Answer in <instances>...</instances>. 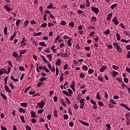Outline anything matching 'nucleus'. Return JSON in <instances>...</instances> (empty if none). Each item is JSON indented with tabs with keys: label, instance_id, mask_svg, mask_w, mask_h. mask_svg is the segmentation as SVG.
I'll use <instances>...</instances> for the list:
<instances>
[{
	"label": "nucleus",
	"instance_id": "1",
	"mask_svg": "<svg viewBox=\"0 0 130 130\" xmlns=\"http://www.w3.org/2000/svg\"><path fill=\"white\" fill-rule=\"evenodd\" d=\"M113 45L116 47L117 51H118V52L121 51V48H120V46H119V45L117 43H114Z\"/></svg>",
	"mask_w": 130,
	"mask_h": 130
},
{
	"label": "nucleus",
	"instance_id": "2",
	"mask_svg": "<svg viewBox=\"0 0 130 130\" xmlns=\"http://www.w3.org/2000/svg\"><path fill=\"white\" fill-rule=\"evenodd\" d=\"M37 105L41 109H43L44 105H45V103L43 101H41L40 102L38 103Z\"/></svg>",
	"mask_w": 130,
	"mask_h": 130
},
{
	"label": "nucleus",
	"instance_id": "3",
	"mask_svg": "<svg viewBox=\"0 0 130 130\" xmlns=\"http://www.w3.org/2000/svg\"><path fill=\"white\" fill-rule=\"evenodd\" d=\"M26 42H27V40L25 39V37H23L22 40L20 42L21 46H25V45H26Z\"/></svg>",
	"mask_w": 130,
	"mask_h": 130
},
{
	"label": "nucleus",
	"instance_id": "4",
	"mask_svg": "<svg viewBox=\"0 0 130 130\" xmlns=\"http://www.w3.org/2000/svg\"><path fill=\"white\" fill-rule=\"evenodd\" d=\"M4 8L5 9L7 12H8V13H10V12H12V11H13V9L12 8H9V6H8V5H4Z\"/></svg>",
	"mask_w": 130,
	"mask_h": 130
},
{
	"label": "nucleus",
	"instance_id": "5",
	"mask_svg": "<svg viewBox=\"0 0 130 130\" xmlns=\"http://www.w3.org/2000/svg\"><path fill=\"white\" fill-rule=\"evenodd\" d=\"M91 10L92 12H94L95 14H98V13H99V9L96 7H92Z\"/></svg>",
	"mask_w": 130,
	"mask_h": 130
},
{
	"label": "nucleus",
	"instance_id": "6",
	"mask_svg": "<svg viewBox=\"0 0 130 130\" xmlns=\"http://www.w3.org/2000/svg\"><path fill=\"white\" fill-rule=\"evenodd\" d=\"M117 19V17H115L113 19H112V22L115 24V25H118L119 22L116 19Z\"/></svg>",
	"mask_w": 130,
	"mask_h": 130
},
{
	"label": "nucleus",
	"instance_id": "7",
	"mask_svg": "<svg viewBox=\"0 0 130 130\" xmlns=\"http://www.w3.org/2000/svg\"><path fill=\"white\" fill-rule=\"evenodd\" d=\"M4 88L5 90H6L7 92H8V93H10L11 92V90H10V88L9 87V86H7L6 83L5 84Z\"/></svg>",
	"mask_w": 130,
	"mask_h": 130
},
{
	"label": "nucleus",
	"instance_id": "8",
	"mask_svg": "<svg viewBox=\"0 0 130 130\" xmlns=\"http://www.w3.org/2000/svg\"><path fill=\"white\" fill-rule=\"evenodd\" d=\"M41 56L43 59V61H44L45 62V63H49V62H48V60H47V59H46V58H45V57L44 56L41 55Z\"/></svg>",
	"mask_w": 130,
	"mask_h": 130
},
{
	"label": "nucleus",
	"instance_id": "9",
	"mask_svg": "<svg viewBox=\"0 0 130 130\" xmlns=\"http://www.w3.org/2000/svg\"><path fill=\"white\" fill-rule=\"evenodd\" d=\"M56 66H60L61 64V61L60 59H58L57 60V61L55 62Z\"/></svg>",
	"mask_w": 130,
	"mask_h": 130
},
{
	"label": "nucleus",
	"instance_id": "10",
	"mask_svg": "<svg viewBox=\"0 0 130 130\" xmlns=\"http://www.w3.org/2000/svg\"><path fill=\"white\" fill-rule=\"evenodd\" d=\"M16 32H15L13 34V35L11 36L10 38L9 39V40H10V41H13V40H14V38L16 37Z\"/></svg>",
	"mask_w": 130,
	"mask_h": 130
},
{
	"label": "nucleus",
	"instance_id": "11",
	"mask_svg": "<svg viewBox=\"0 0 130 130\" xmlns=\"http://www.w3.org/2000/svg\"><path fill=\"white\" fill-rule=\"evenodd\" d=\"M105 70H106V66H104L102 67L101 68L100 72L101 73H103V72H104L105 71Z\"/></svg>",
	"mask_w": 130,
	"mask_h": 130
},
{
	"label": "nucleus",
	"instance_id": "12",
	"mask_svg": "<svg viewBox=\"0 0 130 130\" xmlns=\"http://www.w3.org/2000/svg\"><path fill=\"white\" fill-rule=\"evenodd\" d=\"M31 117L35 118L36 117V113L33 111H31Z\"/></svg>",
	"mask_w": 130,
	"mask_h": 130
},
{
	"label": "nucleus",
	"instance_id": "13",
	"mask_svg": "<svg viewBox=\"0 0 130 130\" xmlns=\"http://www.w3.org/2000/svg\"><path fill=\"white\" fill-rule=\"evenodd\" d=\"M67 44L69 47L72 46V38H70V40L68 41Z\"/></svg>",
	"mask_w": 130,
	"mask_h": 130
},
{
	"label": "nucleus",
	"instance_id": "14",
	"mask_svg": "<svg viewBox=\"0 0 130 130\" xmlns=\"http://www.w3.org/2000/svg\"><path fill=\"white\" fill-rule=\"evenodd\" d=\"M104 33L105 35H109L110 34V29H107L106 31H104Z\"/></svg>",
	"mask_w": 130,
	"mask_h": 130
},
{
	"label": "nucleus",
	"instance_id": "15",
	"mask_svg": "<svg viewBox=\"0 0 130 130\" xmlns=\"http://www.w3.org/2000/svg\"><path fill=\"white\" fill-rule=\"evenodd\" d=\"M80 122L83 125H85V126H89V123L87 122H85L83 121H80Z\"/></svg>",
	"mask_w": 130,
	"mask_h": 130
},
{
	"label": "nucleus",
	"instance_id": "16",
	"mask_svg": "<svg viewBox=\"0 0 130 130\" xmlns=\"http://www.w3.org/2000/svg\"><path fill=\"white\" fill-rule=\"evenodd\" d=\"M70 87H71V89H72V90L73 91H75V81H73L72 82V85H71Z\"/></svg>",
	"mask_w": 130,
	"mask_h": 130
},
{
	"label": "nucleus",
	"instance_id": "17",
	"mask_svg": "<svg viewBox=\"0 0 130 130\" xmlns=\"http://www.w3.org/2000/svg\"><path fill=\"white\" fill-rule=\"evenodd\" d=\"M12 55H13V56H14V57H15V58L18 57V56H19V55L18 54V53H17L16 52H14L12 53Z\"/></svg>",
	"mask_w": 130,
	"mask_h": 130
},
{
	"label": "nucleus",
	"instance_id": "18",
	"mask_svg": "<svg viewBox=\"0 0 130 130\" xmlns=\"http://www.w3.org/2000/svg\"><path fill=\"white\" fill-rule=\"evenodd\" d=\"M61 57H68L69 55H68V54L67 53H60Z\"/></svg>",
	"mask_w": 130,
	"mask_h": 130
},
{
	"label": "nucleus",
	"instance_id": "19",
	"mask_svg": "<svg viewBox=\"0 0 130 130\" xmlns=\"http://www.w3.org/2000/svg\"><path fill=\"white\" fill-rule=\"evenodd\" d=\"M85 101H86V100H85V99H80L79 101V103H80V104H84V103Z\"/></svg>",
	"mask_w": 130,
	"mask_h": 130
},
{
	"label": "nucleus",
	"instance_id": "20",
	"mask_svg": "<svg viewBox=\"0 0 130 130\" xmlns=\"http://www.w3.org/2000/svg\"><path fill=\"white\" fill-rule=\"evenodd\" d=\"M90 103H91L92 104H93V105H94V106H96L97 105V104L96 103V102L94 101L93 100H90Z\"/></svg>",
	"mask_w": 130,
	"mask_h": 130
},
{
	"label": "nucleus",
	"instance_id": "21",
	"mask_svg": "<svg viewBox=\"0 0 130 130\" xmlns=\"http://www.w3.org/2000/svg\"><path fill=\"white\" fill-rule=\"evenodd\" d=\"M53 8V4L49 3V6H47V9H52Z\"/></svg>",
	"mask_w": 130,
	"mask_h": 130
},
{
	"label": "nucleus",
	"instance_id": "22",
	"mask_svg": "<svg viewBox=\"0 0 130 130\" xmlns=\"http://www.w3.org/2000/svg\"><path fill=\"white\" fill-rule=\"evenodd\" d=\"M20 106H21L22 107H27V104L26 103H22L20 104Z\"/></svg>",
	"mask_w": 130,
	"mask_h": 130
},
{
	"label": "nucleus",
	"instance_id": "23",
	"mask_svg": "<svg viewBox=\"0 0 130 130\" xmlns=\"http://www.w3.org/2000/svg\"><path fill=\"white\" fill-rule=\"evenodd\" d=\"M91 19L92 22H96L97 21V18L95 16H92Z\"/></svg>",
	"mask_w": 130,
	"mask_h": 130
},
{
	"label": "nucleus",
	"instance_id": "24",
	"mask_svg": "<svg viewBox=\"0 0 130 130\" xmlns=\"http://www.w3.org/2000/svg\"><path fill=\"white\" fill-rule=\"evenodd\" d=\"M69 26H70V27H72V28H74V27L75 26V23H74V22H70Z\"/></svg>",
	"mask_w": 130,
	"mask_h": 130
},
{
	"label": "nucleus",
	"instance_id": "25",
	"mask_svg": "<svg viewBox=\"0 0 130 130\" xmlns=\"http://www.w3.org/2000/svg\"><path fill=\"white\" fill-rule=\"evenodd\" d=\"M20 23H21V19H17L16 22V25L17 27L19 26V24H20Z\"/></svg>",
	"mask_w": 130,
	"mask_h": 130
},
{
	"label": "nucleus",
	"instance_id": "26",
	"mask_svg": "<svg viewBox=\"0 0 130 130\" xmlns=\"http://www.w3.org/2000/svg\"><path fill=\"white\" fill-rule=\"evenodd\" d=\"M110 103H111L112 104H114V105H116V103H115V102H114V100H113V99H111L110 100Z\"/></svg>",
	"mask_w": 130,
	"mask_h": 130
},
{
	"label": "nucleus",
	"instance_id": "27",
	"mask_svg": "<svg viewBox=\"0 0 130 130\" xmlns=\"http://www.w3.org/2000/svg\"><path fill=\"white\" fill-rule=\"evenodd\" d=\"M112 68L113 69V70H115V71H117V70H118L119 69V68H118V67H117L115 65H113Z\"/></svg>",
	"mask_w": 130,
	"mask_h": 130
},
{
	"label": "nucleus",
	"instance_id": "28",
	"mask_svg": "<svg viewBox=\"0 0 130 130\" xmlns=\"http://www.w3.org/2000/svg\"><path fill=\"white\" fill-rule=\"evenodd\" d=\"M74 109L75 110H78L79 109V106L77 104L74 105Z\"/></svg>",
	"mask_w": 130,
	"mask_h": 130
},
{
	"label": "nucleus",
	"instance_id": "29",
	"mask_svg": "<svg viewBox=\"0 0 130 130\" xmlns=\"http://www.w3.org/2000/svg\"><path fill=\"white\" fill-rule=\"evenodd\" d=\"M116 36L117 37V40L119 41L120 40V35H119V34H116Z\"/></svg>",
	"mask_w": 130,
	"mask_h": 130
},
{
	"label": "nucleus",
	"instance_id": "30",
	"mask_svg": "<svg viewBox=\"0 0 130 130\" xmlns=\"http://www.w3.org/2000/svg\"><path fill=\"white\" fill-rule=\"evenodd\" d=\"M83 71H88V67L87 66H84L82 67Z\"/></svg>",
	"mask_w": 130,
	"mask_h": 130
},
{
	"label": "nucleus",
	"instance_id": "31",
	"mask_svg": "<svg viewBox=\"0 0 130 130\" xmlns=\"http://www.w3.org/2000/svg\"><path fill=\"white\" fill-rule=\"evenodd\" d=\"M60 38V36H57L55 39V43H56L57 42V40H59Z\"/></svg>",
	"mask_w": 130,
	"mask_h": 130
},
{
	"label": "nucleus",
	"instance_id": "32",
	"mask_svg": "<svg viewBox=\"0 0 130 130\" xmlns=\"http://www.w3.org/2000/svg\"><path fill=\"white\" fill-rule=\"evenodd\" d=\"M19 112H20L21 113H22V112H23V113H25L26 111L25 110H24V109L22 108H20L19 109Z\"/></svg>",
	"mask_w": 130,
	"mask_h": 130
},
{
	"label": "nucleus",
	"instance_id": "33",
	"mask_svg": "<svg viewBox=\"0 0 130 130\" xmlns=\"http://www.w3.org/2000/svg\"><path fill=\"white\" fill-rule=\"evenodd\" d=\"M46 26H47V23H44L41 25V27L42 28H46Z\"/></svg>",
	"mask_w": 130,
	"mask_h": 130
},
{
	"label": "nucleus",
	"instance_id": "34",
	"mask_svg": "<svg viewBox=\"0 0 130 130\" xmlns=\"http://www.w3.org/2000/svg\"><path fill=\"white\" fill-rule=\"evenodd\" d=\"M115 7H117V4H114L111 6V9H113L115 8Z\"/></svg>",
	"mask_w": 130,
	"mask_h": 130
},
{
	"label": "nucleus",
	"instance_id": "35",
	"mask_svg": "<svg viewBox=\"0 0 130 130\" xmlns=\"http://www.w3.org/2000/svg\"><path fill=\"white\" fill-rule=\"evenodd\" d=\"M8 32V27L7 26H6L4 28V34L5 35H7V33Z\"/></svg>",
	"mask_w": 130,
	"mask_h": 130
},
{
	"label": "nucleus",
	"instance_id": "36",
	"mask_svg": "<svg viewBox=\"0 0 130 130\" xmlns=\"http://www.w3.org/2000/svg\"><path fill=\"white\" fill-rule=\"evenodd\" d=\"M53 114L55 117H57V111L54 110L53 112Z\"/></svg>",
	"mask_w": 130,
	"mask_h": 130
},
{
	"label": "nucleus",
	"instance_id": "37",
	"mask_svg": "<svg viewBox=\"0 0 130 130\" xmlns=\"http://www.w3.org/2000/svg\"><path fill=\"white\" fill-rule=\"evenodd\" d=\"M88 73L89 74H92L94 73V70L92 69H89L88 70Z\"/></svg>",
	"mask_w": 130,
	"mask_h": 130
},
{
	"label": "nucleus",
	"instance_id": "38",
	"mask_svg": "<svg viewBox=\"0 0 130 130\" xmlns=\"http://www.w3.org/2000/svg\"><path fill=\"white\" fill-rule=\"evenodd\" d=\"M117 75H118V72H116V71H114L113 72V77H116V76H117Z\"/></svg>",
	"mask_w": 130,
	"mask_h": 130
},
{
	"label": "nucleus",
	"instance_id": "39",
	"mask_svg": "<svg viewBox=\"0 0 130 130\" xmlns=\"http://www.w3.org/2000/svg\"><path fill=\"white\" fill-rule=\"evenodd\" d=\"M55 48V46H52L51 48V50H53V52H55L56 51V49H54Z\"/></svg>",
	"mask_w": 130,
	"mask_h": 130
},
{
	"label": "nucleus",
	"instance_id": "40",
	"mask_svg": "<svg viewBox=\"0 0 130 130\" xmlns=\"http://www.w3.org/2000/svg\"><path fill=\"white\" fill-rule=\"evenodd\" d=\"M39 44L40 45H41V46H44V47L46 46V45L45 44V43H44V42H40L39 43Z\"/></svg>",
	"mask_w": 130,
	"mask_h": 130
},
{
	"label": "nucleus",
	"instance_id": "41",
	"mask_svg": "<svg viewBox=\"0 0 130 130\" xmlns=\"http://www.w3.org/2000/svg\"><path fill=\"white\" fill-rule=\"evenodd\" d=\"M96 99L98 100H101V97H100V95L99 92H98L96 94Z\"/></svg>",
	"mask_w": 130,
	"mask_h": 130
},
{
	"label": "nucleus",
	"instance_id": "42",
	"mask_svg": "<svg viewBox=\"0 0 130 130\" xmlns=\"http://www.w3.org/2000/svg\"><path fill=\"white\" fill-rule=\"evenodd\" d=\"M46 80V78L42 77L39 79V81L40 82H44V81H45Z\"/></svg>",
	"mask_w": 130,
	"mask_h": 130
},
{
	"label": "nucleus",
	"instance_id": "43",
	"mask_svg": "<svg viewBox=\"0 0 130 130\" xmlns=\"http://www.w3.org/2000/svg\"><path fill=\"white\" fill-rule=\"evenodd\" d=\"M30 90V86H28L25 88L24 93H27Z\"/></svg>",
	"mask_w": 130,
	"mask_h": 130
},
{
	"label": "nucleus",
	"instance_id": "44",
	"mask_svg": "<svg viewBox=\"0 0 130 130\" xmlns=\"http://www.w3.org/2000/svg\"><path fill=\"white\" fill-rule=\"evenodd\" d=\"M120 41L121 42H124V43H128V41L125 39H121Z\"/></svg>",
	"mask_w": 130,
	"mask_h": 130
},
{
	"label": "nucleus",
	"instance_id": "45",
	"mask_svg": "<svg viewBox=\"0 0 130 130\" xmlns=\"http://www.w3.org/2000/svg\"><path fill=\"white\" fill-rule=\"evenodd\" d=\"M1 96L3 97L5 100H7V96H6V95L4 94L3 93H1Z\"/></svg>",
	"mask_w": 130,
	"mask_h": 130
},
{
	"label": "nucleus",
	"instance_id": "46",
	"mask_svg": "<svg viewBox=\"0 0 130 130\" xmlns=\"http://www.w3.org/2000/svg\"><path fill=\"white\" fill-rule=\"evenodd\" d=\"M20 119H21L22 122H23L24 123H25V120H24V118L23 116H21Z\"/></svg>",
	"mask_w": 130,
	"mask_h": 130
},
{
	"label": "nucleus",
	"instance_id": "47",
	"mask_svg": "<svg viewBox=\"0 0 130 130\" xmlns=\"http://www.w3.org/2000/svg\"><path fill=\"white\" fill-rule=\"evenodd\" d=\"M59 73V71H58V68L56 67V76H58V73Z\"/></svg>",
	"mask_w": 130,
	"mask_h": 130
},
{
	"label": "nucleus",
	"instance_id": "48",
	"mask_svg": "<svg viewBox=\"0 0 130 130\" xmlns=\"http://www.w3.org/2000/svg\"><path fill=\"white\" fill-rule=\"evenodd\" d=\"M41 34H42V33H41V32H39L38 33H35L34 35H35V36H40V35H41Z\"/></svg>",
	"mask_w": 130,
	"mask_h": 130
},
{
	"label": "nucleus",
	"instance_id": "49",
	"mask_svg": "<svg viewBox=\"0 0 130 130\" xmlns=\"http://www.w3.org/2000/svg\"><path fill=\"white\" fill-rule=\"evenodd\" d=\"M106 126L107 127L108 129H110V128H111V126H110V123H108L106 125Z\"/></svg>",
	"mask_w": 130,
	"mask_h": 130
},
{
	"label": "nucleus",
	"instance_id": "50",
	"mask_svg": "<svg viewBox=\"0 0 130 130\" xmlns=\"http://www.w3.org/2000/svg\"><path fill=\"white\" fill-rule=\"evenodd\" d=\"M112 17V13H109L108 15V17L107 18L109 19H111V17Z\"/></svg>",
	"mask_w": 130,
	"mask_h": 130
},
{
	"label": "nucleus",
	"instance_id": "51",
	"mask_svg": "<svg viewBox=\"0 0 130 130\" xmlns=\"http://www.w3.org/2000/svg\"><path fill=\"white\" fill-rule=\"evenodd\" d=\"M79 77H80V78H81L82 79H83V78H85V74H84V73H81L79 75Z\"/></svg>",
	"mask_w": 130,
	"mask_h": 130
},
{
	"label": "nucleus",
	"instance_id": "52",
	"mask_svg": "<svg viewBox=\"0 0 130 130\" xmlns=\"http://www.w3.org/2000/svg\"><path fill=\"white\" fill-rule=\"evenodd\" d=\"M47 67H48V69H49V70H51V69H52V67H51V64H50V62H49V63H47Z\"/></svg>",
	"mask_w": 130,
	"mask_h": 130
},
{
	"label": "nucleus",
	"instance_id": "53",
	"mask_svg": "<svg viewBox=\"0 0 130 130\" xmlns=\"http://www.w3.org/2000/svg\"><path fill=\"white\" fill-rule=\"evenodd\" d=\"M98 79L99 81H100V82L103 81V78H102V77H101V76H99L98 77Z\"/></svg>",
	"mask_w": 130,
	"mask_h": 130
},
{
	"label": "nucleus",
	"instance_id": "54",
	"mask_svg": "<svg viewBox=\"0 0 130 130\" xmlns=\"http://www.w3.org/2000/svg\"><path fill=\"white\" fill-rule=\"evenodd\" d=\"M65 98L67 103H68V104H71V101H70L69 98H68L67 97H66Z\"/></svg>",
	"mask_w": 130,
	"mask_h": 130
},
{
	"label": "nucleus",
	"instance_id": "55",
	"mask_svg": "<svg viewBox=\"0 0 130 130\" xmlns=\"http://www.w3.org/2000/svg\"><path fill=\"white\" fill-rule=\"evenodd\" d=\"M86 7H90V2L89 1H86Z\"/></svg>",
	"mask_w": 130,
	"mask_h": 130
},
{
	"label": "nucleus",
	"instance_id": "56",
	"mask_svg": "<svg viewBox=\"0 0 130 130\" xmlns=\"http://www.w3.org/2000/svg\"><path fill=\"white\" fill-rule=\"evenodd\" d=\"M52 26H54V24H53L52 23H49L48 24V26L49 27H52Z\"/></svg>",
	"mask_w": 130,
	"mask_h": 130
},
{
	"label": "nucleus",
	"instance_id": "57",
	"mask_svg": "<svg viewBox=\"0 0 130 130\" xmlns=\"http://www.w3.org/2000/svg\"><path fill=\"white\" fill-rule=\"evenodd\" d=\"M105 98L107 99L108 98V93H107V91H105Z\"/></svg>",
	"mask_w": 130,
	"mask_h": 130
},
{
	"label": "nucleus",
	"instance_id": "58",
	"mask_svg": "<svg viewBox=\"0 0 130 130\" xmlns=\"http://www.w3.org/2000/svg\"><path fill=\"white\" fill-rule=\"evenodd\" d=\"M43 111H44V110H39L38 111V113L39 114H41L42 113V112H43Z\"/></svg>",
	"mask_w": 130,
	"mask_h": 130
},
{
	"label": "nucleus",
	"instance_id": "59",
	"mask_svg": "<svg viewBox=\"0 0 130 130\" xmlns=\"http://www.w3.org/2000/svg\"><path fill=\"white\" fill-rule=\"evenodd\" d=\"M63 117H64V119H66V120L68 119L69 115H68L67 114H64Z\"/></svg>",
	"mask_w": 130,
	"mask_h": 130
},
{
	"label": "nucleus",
	"instance_id": "60",
	"mask_svg": "<svg viewBox=\"0 0 130 130\" xmlns=\"http://www.w3.org/2000/svg\"><path fill=\"white\" fill-rule=\"evenodd\" d=\"M98 104H99V106H103V105H104L103 104V103H102V102H100V101H99L98 102Z\"/></svg>",
	"mask_w": 130,
	"mask_h": 130
},
{
	"label": "nucleus",
	"instance_id": "61",
	"mask_svg": "<svg viewBox=\"0 0 130 130\" xmlns=\"http://www.w3.org/2000/svg\"><path fill=\"white\" fill-rule=\"evenodd\" d=\"M124 83H128V79L126 78H124L123 79Z\"/></svg>",
	"mask_w": 130,
	"mask_h": 130
},
{
	"label": "nucleus",
	"instance_id": "62",
	"mask_svg": "<svg viewBox=\"0 0 130 130\" xmlns=\"http://www.w3.org/2000/svg\"><path fill=\"white\" fill-rule=\"evenodd\" d=\"M127 58H129L130 57V51H128L126 55Z\"/></svg>",
	"mask_w": 130,
	"mask_h": 130
},
{
	"label": "nucleus",
	"instance_id": "63",
	"mask_svg": "<svg viewBox=\"0 0 130 130\" xmlns=\"http://www.w3.org/2000/svg\"><path fill=\"white\" fill-rule=\"evenodd\" d=\"M25 128L26 130H31V127L29 126L28 125L25 127Z\"/></svg>",
	"mask_w": 130,
	"mask_h": 130
},
{
	"label": "nucleus",
	"instance_id": "64",
	"mask_svg": "<svg viewBox=\"0 0 130 130\" xmlns=\"http://www.w3.org/2000/svg\"><path fill=\"white\" fill-rule=\"evenodd\" d=\"M1 128L2 130H7V128L6 127H4L3 126H1Z\"/></svg>",
	"mask_w": 130,
	"mask_h": 130
}]
</instances>
